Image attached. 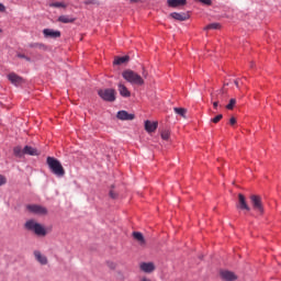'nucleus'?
I'll return each mask as SVG.
<instances>
[{
	"label": "nucleus",
	"mask_w": 281,
	"mask_h": 281,
	"mask_svg": "<svg viewBox=\"0 0 281 281\" xmlns=\"http://www.w3.org/2000/svg\"><path fill=\"white\" fill-rule=\"evenodd\" d=\"M24 228L27 229V232H33L35 236H47V229L41 223L36 222V220H27L24 224Z\"/></svg>",
	"instance_id": "obj_1"
},
{
	"label": "nucleus",
	"mask_w": 281,
	"mask_h": 281,
	"mask_svg": "<svg viewBox=\"0 0 281 281\" xmlns=\"http://www.w3.org/2000/svg\"><path fill=\"white\" fill-rule=\"evenodd\" d=\"M24 228L27 229V232H33L35 236H47V229L41 223L36 222V220H27L24 224Z\"/></svg>",
	"instance_id": "obj_2"
},
{
	"label": "nucleus",
	"mask_w": 281,
	"mask_h": 281,
	"mask_svg": "<svg viewBox=\"0 0 281 281\" xmlns=\"http://www.w3.org/2000/svg\"><path fill=\"white\" fill-rule=\"evenodd\" d=\"M46 164L53 175H55L56 177H65V168L58 159L48 156L46 159Z\"/></svg>",
	"instance_id": "obj_3"
},
{
	"label": "nucleus",
	"mask_w": 281,
	"mask_h": 281,
	"mask_svg": "<svg viewBox=\"0 0 281 281\" xmlns=\"http://www.w3.org/2000/svg\"><path fill=\"white\" fill-rule=\"evenodd\" d=\"M122 77L124 80H126V82H130V85H137L138 87L144 85V78L131 69L124 70L122 72Z\"/></svg>",
	"instance_id": "obj_4"
},
{
	"label": "nucleus",
	"mask_w": 281,
	"mask_h": 281,
	"mask_svg": "<svg viewBox=\"0 0 281 281\" xmlns=\"http://www.w3.org/2000/svg\"><path fill=\"white\" fill-rule=\"evenodd\" d=\"M98 95L105 102H115V90L114 89H100Z\"/></svg>",
	"instance_id": "obj_5"
},
{
	"label": "nucleus",
	"mask_w": 281,
	"mask_h": 281,
	"mask_svg": "<svg viewBox=\"0 0 281 281\" xmlns=\"http://www.w3.org/2000/svg\"><path fill=\"white\" fill-rule=\"evenodd\" d=\"M250 203L257 214H265V206H262V198L260 195H250Z\"/></svg>",
	"instance_id": "obj_6"
},
{
	"label": "nucleus",
	"mask_w": 281,
	"mask_h": 281,
	"mask_svg": "<svg viewBox=\"0 0 281 281\" xmlns=\"http://www.w3.org/2000/svg\"><path fill=\"white\" fill-rule=\"evenodd\" d=\"M26 210L31 214H36L37 216L47 215V207L40 205V204H29V205H26Z\"/></svg>",
	"instance_id": "obj_7"
},
{
	"label": "nucleus",
	"mask_w": 281,
	"mask_h": 281,
	"mask_svg": "<svg viewBox=\"0 0 281 281\" xmlns=\"http://www.w3.org/2000/svg\"><path fill=\"white\" fill-rule=\"evenodd\" d=\"M237 210H246V212H251V207H249V204H247V198H245L244 194H238V204Z\"/></svg>",
	"instance_id": "obj_8"
},
{
	"label": "nucleus",
	"mask_w": 281,
	"mask_h": 281,
	"mask_svg": "<svg viewBox=\"0 0 281 281\" xmlns=\"http://www.w3.org/2000/svg\"><path fill=\"white\" fill-rule=\"evenodd\" d=\"M33 256L40 265L45 267V265H48L49 260L47 259V256L43 255L40 250H34Z\"/></svg>",
	"instance_id": "obj_9"
},
{
	"label": "nucleus",
	"mask_w": 281,
	"mask_h": 281,
	"mask_svg": "<svg viewBox=\"0 0 281 281\" xmlns=\"http://www.w3.org/2000/svg\"><path fill=\"white\" fill-rule=\"evenodd\" d=\"M220 276H221L222 280H224V281H236V280H238V277L229 270L221 271Z\"/></svg>",
	"instance_id": "obj_10"
},
{
	"label": "nucleus",
	"mask_w": 281,
	"mask_h": 281,
	"mask_svg": "<svg viewBox=\"0 0 281 281\" xmlns=\"http://www.w3.org/2000/svg\"><path fill=\"white\" fill-rule=\"evenodd\" d=\"M8 80H10L11 85H14L15 87H19V85H23V77L14 72L8 75Z\"/></svg>",
	"instance_id": "obj_11"
},
{
	"label": "nucleus",
	"mask_w": 281,
	"mask_h": 281,
	"mask_svg": "<svg viewBox=\"0 0 281 281\" xmlns=\"http://www.w3.org/2000/svg\"><path fill=\"white\" fill-rule=\"evenodd\" d=\"M117 120H122V121H133L135 120V114H131L124 110L119 111L116 114Z\"/></svg>",
	"instance_id": "obj_12"
},
{
	"label": "nucleus",
	"mask_w": 281,
	"mask_h": 281,
	"mask_svg": "<svg viewBox=\"0 0 281 281\" xmlns=\"http://www.w3.org/2000/svg\"><path fill=\"white\" fill-rule=\"evenodd\" d=\"M43 34L45 38H60V31H54L52 29H44Z\"/></svg>",
	"instance_id": "obj_13"
},
{
	"label": "nucleus",
	"mask_w": 281,
	"mask_h": 281,
	"mask_svg": "<svg viewBox=\"0 0 281 281\" xmlns=\"http://www.w3.org/2000/svg\"><path fill=\"white\" fill-rule=\"evenodd\" d=\"M171 19H175V21H188V19H190V14L186 13V12H172L169 15Z\"/></svg>",
	"instance_id": "obj_14"
},
{
	"label": "nucleus",
	"mask_w": 281,
	"mask_h": 281,
	"mask_svg": "<svg viewBox=\"0 0 281 281\" xmlns=\"http://www.w3.org/2000/svg\"><path fill=\"white\" fill-rule=\"evenodd\" d=\"M139 267L144 273H153L155 271V263L153 262H142Z\"/></svg>",
	"instance_id": "obj_15"
},
{
	"label": "nucleus",
	"mask_w": 281,
	"mask_h": 281,
	"mask_svg": "<svg viewBox=\"0 0 281 281\" xmlns=\"http://www.w3.org/2000/svg\"><path fill=\"white\" fill-rule=\"evenodd\" d=\"M24 155H30L31 157H38V155H41V153L38 151V149L26 145L24 147Z\"/></svg>",
	"instance_id": "obj_16"
},
{
	"label": "nucleus",
	"mask_w": 281,
	"mask_h": 281,
	"mask_svg": "<svg viewBox=\"0 0 281 281\" xmlns=\"http://www.w3.org/2000/svg\"><path fill=\"white\" fill-rule=\"evenodd\" d=\"M169 8H181L188 3V0H168Z\"/></svg>",
	"instance_id": "obj_17"
},
{
	"label": "nucleus",
	"mask_w": 281,
	"mask_h": 281,
	"mask_svg": "<svg viewBox=\"0 0 281 281\" xmlns=\"http://www.w3.org/2000/svg\"><path fill=\"white\" fill-rule=\"evenodd\" d=\"M119 93L122 98H131V91H128V88L122 82L119 83Z\"/></svg>",
	"instance_id": "obj_18"
},
{
	"label": "nucleus",
	"mask_w": 281,
	"mask_h": 281,
	"mask_svg": "<svg viewBox=\"0 0 281 281\" xmlns=\"http://www.w3.org/2000/svg\"><path fill=\"white\" fill-rule=\"evenodd\" d=\"M157 122L145 121V131L147 133H155L157 131Z\"/></svg>",
	"instance_id": "obj_19"
},
{
	"label": "nucleus",
	"mask_w": 281,
	"mask_h": 281,
	"mask_svg": "<svg viewBox=\"0 0 281 281\" xmlns=\"http://www.w3.org/2000/svg\"><path fill=\"white\" fill-rule=\"evenodd\" d=\"M133 238L134 240H137L138 244L144 247V245H146V239L144 238V235L139 232H134L133 233Z\"/></svg>",
	"instance_id": "obj_20"
},
{
	"label": "nucleus",
	"mask_w": 281,
	"mask_h": 281,
	"mask_svg": "<svg viewBox=\"0 0 281 281\" xmlns=\"http://www.w3.org/2000/svg\"><path fill=\"white\" fill-rule=\"evenodd\" d=\"M59 23H74L76 21L71 15H60L58 18Z\"/></svg>",
	"instance_id": "obj_21"
},
{
	"label": "nucleus",
	"mask_w": 281,
	"mask_h": 281,
	"mask_svg": "<svg viewBox=\"0 0 281 281\" xmlns=\"http://www.w3.org/2000/svg\"><path fill=\"white\" fill-rule=\"evenodd\" d=\"M13 154H14V156L15 157H23L24 155H25V149L23 148H21V146H15L14 148H13Z\"/></svg>",
	"instance_id": "obj_22"
},
{
	"label": "nucleus",
	"mask_w": 281,
	"mask_h": 281,
	"mask_svg": "<svg viewBox=\"0 0 281 281\" xmlns=\"http://www.w3.org/2000/svg\"><path fill=\"white\" fill-rule=\"evenodd\" d=\"M124 63H128V56L116 57L113 65H124Z\"/></svg>",
	"instance_id": "obj_23"
},
{
	"label": "nucleus",
	"mask_w": 281,
	"mask_h": 281,
	"mask_svg": "<svg viewBox=\"0 0 281 281\" xmlns=\"http://www.w3.org/2000/svg\"><path fill=\"white\" fill-rule=\"evenodd\" d=\"M175 113L177 115H180L181 117H186V113H188V110L184 108H173Z\"/></svg>",
	"instance_id": "obj_24"
},
{
	"label": "nucleus",
	"mask_w": 281,
	"mask_h": 281,
	"mask_svg": "<svg viewBox=\"0 0 281 281\" xmlns=\"http://www.w3.org/2000/svg\"><path fill=\"white\" fill-rule=\"evenodd\" d=\"M209 30H221V23H211L204 27L205 32Z\"/></svg>",
	"instance_id": "obj_25"
},
{
	"label": "nucleus",
	"mask_w": 281,
	"mask_h": 281,
	"mask_svg": "<svg viewBox=\"0 0 281 281\" xmlns=\"http://www.w3.org/2000/svg\"><path fill=\"white\" fill-rule=\"evenodd\" d=\"M160 135H161V139H165L166 142H168L170 139V131L169 130H164Z\"/></svg>",
	"instance_id": "obj_26"
},
{
	"label": "nucleus",
	"mask_w": 281,
	"mask_h": 281,
	"mask_svg": "<svg viewBox=\"0 0 281 281\" xmlns=\"http://www.w3.org/2000/svg\"><path fill=\"white\" fill-rule=\"evenodd\" d=\"M235 105H236V99H231L229 103L226 105V109H228V111H232Z\"/></svg>",
	"instance_id": "obj_27"
},
{
	"label": "nucleus",
	"mask_w": 281,
	"mask_h": 281,
	"mask_svg": "<svg viewBox=\"0 0 281 281\" xmlns=\"http://www.w3.org/2000/svg\"><path fill=\"white\" fill-rule=\"evenodd\" d=\"M50 8H67V5L63 2H54L50 4Z\"/></svg>",
	"instance_id": "obj_28"
},
{
	"label": "nucleus",
	"mask_w": 281,
	"mask_h": 281,
	"mask_svg": "<svg viewBox=\"0 0 281 281\" xmlns=\"http://www.w3.org/2000/svg\"><path fill=\"white\" fill-rule=\"evenodd\" d=\"M30 47L43 49V47H45V45L41 44V43H33V44H30Z\"/></svg>",
	"instance_id": "obj_29"
},
{
	"label": "nucleus",
	"mask_w": 281,
	"mask_h": 281,
	"mask_svg": "<svg viewBox=\"0 0 281 281\" xmlns=\"http://www.w3.org/2000/svg\"><path fill=\"white\" fill-rule=\"evenodd\" d=\"M198 3H202L203 5H212V0H194Z\"/></svg>",
	"instance_id": "obj_30"
},
{
	"label": "nucleus",
	"mask_w": 281,
	"mask_h": 281,
	"mask_svg": "<svg viewBox=\"0 0 281 281\" xmlns=\"http://www.w3.org/2000/svg\"><path fill=\"white\" fill-rule=\"evenodd\" d=\"M222 117H223V114H218L214 119H212L211 122H213V124H218Z\"/></svg>",
	"instance_id": "obj_31"
},
{
	"label": "nucleus",
	"mask_w": 281,
	"mask_h": 281,
	"mask_svg": "<svg viewBox=\"0 0 281 281\" xmlns=\"http://www.w3.org/2000/svg\"><path fill=\"white\" fill-rule=\"evenodd\" d=\"M85 5H95V0H86Z\"/></svg>",
	"instance_id": "obj_32"
},
{
	"label": "nucleus",
	"mask_w": 281,
	"mask_h": 281,
	"mask_svg": "<svg viewBox=\"0 0 281 281\" xmlns=\"http://www.w3.org/2000/svg\"><path fill=\"white\" fill-rule=\"evenodd\" d=\"M7 181L8 180L4 178V176L0 175V186H5Z\"/></svg>",
	"instance_id": "obj_33"
},
{
	"label": "nucleus",
	"mask_w": 281,
	"mask_h": 281,
	"mask_svg": "<svg viewBox=\"0 0 281 281\" xmlns=\"http://www.w3.org/2000/svg\"><path fill=\"white\" fill-rule=\"evenodd\" d=\"M18 58H24V60H27L30 63V57L23 55V54H18Z\"/></svg>",
	"instance_id": "obj_34"
},
{
	"label": "nucleus",
	"mask_w": 281,
	"mask_h": 281,
	"mask_svg": "<svg viewBox=\"0 0 281 281\" xmlns=\"http://www.w3.org/2000/svg\"><path fill=\"white\" fill-rule=\"evenodd\" d=\"M234 85L237 87V89H240V80L239 79H236L234 81Z\"/></svg>",
	"instance_id": "obj_35"
},
{
	"label": "nucleus",
	"mask_w": 281,
	"mask_h": 281,
	"mask_svg": "<svg viewBox=\"0 0 281 281\" xmlns=\"http://www.w3.org/2000/svg\"><path fill=\"white\" fill-rule=\"evenodd\" d=\"M229 124H231V126H234V124H236V117H231V120H229Z\"/></svg>",
	"instance_id": "obj_36"
},
{
	"label": "nucleus",
	"mask_w": 281,
	"mask_h": 281,
	"mask_svg": "<svg viewBox=\"0 0 281 281\" xmlns=\"http://www.w3.org/2000/svg\"><path fill=\"white\" fill-rule=\"evenodd\" d=\"M111 199H117V194L113 191H110Z\"/></svg>",
	"instance_id": "obj_37"
},
{
	"label": "nucleus",
	"mask_w": 281,
	"mask_h": 281,
	"mask_svg": "<svg viewBox=\"0 0 281 281\" xmlns=\"http://www.w3.org/2000/svg\"><path fill=\"white\" fill-rule=\"evenodd\" d=\"M0 12H5V5L3 3H0Z\"/></svg>",
	"instance_id": "obj_38"
},
{
	"label": "nucleus",
	"mask_w": 281,
	"mask_h": 281,
	"mask_svg": "<svg viewBox=\"0 0 281 281\" xmlns=\"http://www.w3.org/2000/svg\"><path fill=\"white\" fill-rule=\"evenodd\" d=\"M143 78H148V72L146 70H143Z\"/></svg>",
	"instance_id": "obj_39"
},
{
	"label": "nucleus",
	"mask_w": 281,
	"mask_h": 281,
	"mask_svg": "<svg viewBox=\"0 0 281 281\" xmlns=\"http://www.w3.org/2000/svg\"><path fill=\"white\" fill-rule=\"evenodd\" d=\"M213 106H214V109H218V101H214Z\"/></svg>",
	"instance_id": "obj_40"
},
{
	"label": "nucleus",
	"mask_w": 281,
	"mask_h": 281,
	"mask_svg": "<svg viewBox=\"0 0 281 281\" xmlns=\"http://www.w3.org/2000/svg\"><path fill=\"white\" fill-rule=\"evenodd\" d=\"M110 269H115V263L111 262L109 263Z\"/></svg>",
	"instance_id": "obj_41"
},
{
	"label": "nucleus",
	"mask_w": 281,
	"mask_h": 281,
	"mask_svg": "<svg viewBox=\"0 0 281 281\" xmlns=\"http://www.w3.org/2000/svg\"><path fill=\"white\" fill-rule=\"evenodd\" d=\"M139 281H151V280L146 277H143Z\"/></svg>",
	"instance_id": "obj_42"
},
{
	"label": "nucleus",
	"mask_w": 281,
	"mask_h": 281,
	"mask_svg": "<svg viewBox=\"0 0 281 281\" xmlns=\"http://www.w3.org/2000/svg\"><path fill=\"white\" fill-rule=\"evenodd\" d=\"M132 3H138L139 0H130Z\"/></svg>",
	"instance_id": "obj_43"
},
{
	"label": "nucleus",
	"mask_w": 281,
	"mask_h": 281,
	"mask_svg": "<svg viewBox=\"0 0 281 281\" xmlns=\"http://www.w3.org/2000/svg\"><path fill=\"white\" fill-rule=\"evenodd\" d=\"M220 93H224V90L222 89V90H220Z\"/></svg>",
	"instance_id": "obj_44"
},
{
	"label": "nucleus",
	"mask_w": 281,
	"mask_h": 281,
	"mask_svg": "<svg viewBox=\"0 0 281 281\" xmlns=\"http://www.w3.org/2000/svg\"><path fill=\"white\" fill-rule=\"evenodd\" d=\"M212 100H216V99L214 98V95H212Z\"/></svg>",
	"instance_id": "obj_45"
},
{
	"label": "nucleus",
	"mask_w": 281,
	"mask_h": 281,
	"mask_svg": "<svg viewBox=\"0 0 281 281\" xmlns=\"http://www.w3.org/2000/svg\"><path fill=\"white\" fill-rule=\"evenodd\" d=\"M2 30L0 29V34H1Z\"/></svg>",
	"instance_id": "obj_46"
}]
</instances>
